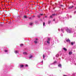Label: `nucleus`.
Masks as SVG:
<instances>
[{
    "label": "nucleus",
    "instance_id": "2",
    "mask_svg": "<svg viewBox=\"0 0 76 76\" xmlns=\"http://www.w3.org/2000/svg\"><path fill=\"white\" fill-rule=\"evenodd\" d=\"M66 31L69 33H70V32H71V31H70V30L69 29H67V30H66Z\"/></svg>",
    "mask_w": 76,
    "mask_h": 76
},
{
    "label": "nucleus",
    "instance_id": "19",
    "mask_svg": "<svg viewBox=\"0 0 76 76\" xmlns=\"http://www.w3.org/2000/svg\"><path fill=\"white\" fill-rule=\"evenodd\" d=\"M23 54H26V52H23Z\"/></svg>",
    "mask_w": 76,
    "mask_h": 76
},
{
    "label": "nucleus",
    "instance_id": "33",
    "mask_svg": "<svg viewBox=\"0 0 76 76\" xmlns=\"http://www.w3.org/2000/svg\"><path fill=\"white\" fill-rule=\"evenodd\" d=\"M3 24H1V26H2Z\"/></svg>",
    "mask_w": 76,
    "mask_h": 76
},
{
    "label": "nucleus",
    "instance_id": "11",
    "mask_svg": "<svg viewBox=\"0 0 76 76\" xmlns=\"http://www.w3.org/2000/svg\"><path fill=\"white\" fill-rule=\"evenodd\" d=\"M51 23V20H49L48 22V23L50 24Z\"/></svg>",
    "mask_w": 76,
    "mask_h": 76
},
{
    "label": "nucleus",
    "instance_id": "8",
    "mask_svg": "<svg viewBox=\"0 0 76 76\" xmlns=\"http://www.w3.org/2000/svg\"><path fill=\"white\" fill-rule=\"evenodd\" d=\"M29 25H34V23H30Z\"/></svg>",
    "mask_w": 76,
    "mask_h": 76
},
{
    "label": "nucleus",
    "instance_id": "35",
    "mask_svg": "<svg viewBox=\"0 0 76 76\" xmlns=\"http://www.w3.org/2000/svg\"><path fill=\"white\" fill-rule=\"evenodd\" d=\"M64 76H66V75H64Z\"/></svg>",
    "mask_w": 76,
    "mask_h": 76
},
{
    "label": "nucleus",
    "instance_id": "38",
    "mask_svg": "<svg viewBox=\"0 0 76 76\" xmlns=\"http://www.w3.org/2000/svg\"><path fill=\"white\" fill-rule=\"evenodd\" d=\"M75 9H76V7H75Z\"/></svg>",
    "mask_w": 76,
    "mask_h": 76
},
{
    "label": "nucleus",
    "instance_id": "26",
    "mask_svg": "<svg viewBox=\"0 0 76 76\" xmlns=\"http://www.w3.org/2000/svg\"><path fill=\"white\" fill-rule=\"evenodd\" d=\"M55 15H56V14H52V16H54Z\"/></svg>",
    "mask_w": 76,
    "mask_h": 76
},
{
    "label": "nucleus",
    "instance_id": "28",
    "mask_svg": "<svg viewBox=\"0 0 76 76\" xmlns=\"http://www.w3.org/2000/svg\"><path fill=\"white\" fill-rule=\"evenodd\" d=\"M43 58H45V56H44V55H43Z\"/></svg>",
    "mask_w": 76,
    "mask_h": 76
},
{
    "label": "nucleus",
    "instance_id": "14",
    "mask_svg": "<svg viewBox=\"0 0 76 76\" xmlns=\"http://www.w3.org/2000/svg\"><path fill=\"white\" fill-rule=\"evenodd\" d=\"M32 57V56L31 55L29 57V58H31Z\"/></svg>",
    "mask_w": 76,
    "mask_h": 76
},
{
    "label": "nucleus",
    "instance_id": "16",
    "mask_svg": "<svg viewBox=\"0 0 76 76\" xmlns=\"http://www.w3.org/2000/svg\"><path fill=\"white\" fill-rule=\"evenodd\" d=\"M23 45L22 44H21L20 45V47H22Z\"/></svg>",
    "mask_w": 76,
    "mask_h": 76
},
{
    "label": "nucleus",
    "instance_id": "6",
    "mask_svg": "<svg viewBox=\"0 0 76 76\" xmlns=\"http://www.w3.org/2000/svg\"><path fill=\"white\" fill-rule=\"evenodd\" d=\"M14 52L15 53V54H17V53H18V50H16L14 51Z\"/></svg>",
    "mask_w": 76,
    "mask_h": 76
},
{
    "label": "nucleus",
    "instance_id": "29",
    "mask_svg": "<svg viewBox=\"0 0 76 76\" xmlns=\"http://www.w3.org/2000/svg\"><path fill=\"white\" fill-rule=\"evenodd\" d=\"M47 16H45V18H47Z\"/></svg>",
    "mask_w": 76,
    "mask_h": 76
},
{
    "label": "nucleus",
    "instance_id": "21",
    "mask_svg": "<svg viewBox=\"0 0 76 76\" xmlns=\"http://www.w3.org/2000/svg\"><path fill=\"white\" fill-rule=\"evenodd\" d=\"M48 41H50V38H48Z\"/></svg>",
    "mask_w": 76,
    "mask_h": 76
},
{
    "label": "nucleus",
    "instance_id": "12",
    "mask_svg": "<svg viewBox=\"0 0 76 76\" xmlns=\"http://www.w3.org/2000/svg\"><path fill=\"white\" fill-rule=\"evenodd\" d=\"M24 18H28L27 17H26V15H24Z\"/></svg>",
    "mask_w": 76,
    "mask_h": 76
},
{
    "label": "nucleus",
    "instance_id": "32",
    "mask_svg": "<svg viewBox=\"0 0 76 76\" xmlns=\"http://www.w3.org/2000/svg\"><path fill=\"white\" fill-rule=\"evenodd\" d=\"M53 21H55V19L53 20Z\"/></svg>",
    "mask_w": 76,
    "mask_h": 76
},
{
    "label": "nucleus",
    "instance_id": "15",
    "mask_svg": "<svg viewBox=\"0 0 76 76\" xmlns=\"http://www.w3.org/2000/svg\"><path fill=\"white\" fill-rule=\"evenodd\" d=\"M8 51V50H4V52L5 53H7Z\"/></svg>",
    "mask_w": 76,
    "mask_h": 76
},
{
    "label": "nucleus",
    "instance_id": "31",
    "mask_svg": "<svg viewBox=\"0 0 76 76\" xmlns=\"http://www.w3.org/2000/svg\"><path fill=\"white\" fill-rule=\"evenodd\" d=\"M36 40H38V39L36 38Z\"/></svg>",
    "mask_w": 76,
    "mask_h": 76
},
{
    "label": "nucleus",
    "instance_id": "37",
    "mask_svg": "<svg viewBox=\"0 0 76 76\" xmlns=\"http://www.w3.org/2000/svg\"><path fill=\"white\" fill-rule=\"evenodd\" d=\"M55 9V8H53V9Z\"/></svg>",
    "mask_w": 76,
    "mask_h": 76
},
{
    "label": "nucleus",
    "instance_id": "4",
    "mask_svg": "<svg viewBox=\"0 0 76 76\" xmlns=\"http://www.w3.org/2000/svg\"><path fill=\"white\" fill-rule=\"evenodd\" d=\"M23 66H24V65H20V67L21 68H22L23 67Z\"/></svg>",
    "mask_w": 76,
    "mask_h": 76
},
{
    "label": "nucleus",
    "instance_id": "17",
    "mask_svg": "<svg viewBox=\"0 0 76 76\" xmlns=\"http://www.w3.org/2000/svg\"><path fill=\"white\" fill-rule=\"evenodd\" d=\"M34 42H35V44H37V41H34Z\"/></svg>",
    "mask_w": 76,
    "mask_h": 76
},
{
    "label": "nucleus",
    "instance_id": "25",
    "mask_svg": "<svg viewBox=\"0 0 76 76\" xmlns=\"http://www.w3.org/2000/svg\"><path fill=\"white\" fill-rule=\"evenodd\" d=\"M38 18H40V15H38Z\"/></svg>",
    "mask_w": 76,
    "mask_h": 76
},
{
    "label": "nucleus",
    "instance_id": "30",
    "mask_svg": "<svg viewBox=\"0 0 76 76\" xmlns=\"http://www.w3.org/2000/svg\"><path fill=\"white\" fill-rule=\"evenodd\" d=\"M29 19H31V17L29 18Z\"/></svg>",
    "mask_w": 76,
    "mask_h": 76
},
{
    "label": "nucleus",
    "instance_id": "34",
    "mask_svg": "<svg viewBox=\"0 0 76 76\" xmlns=\"http://www.w3.org/2000/svg\"><path fill=\"white\" fill-rule=\"evenodd\" d=\"M75 13H76V11H75Z\"/></svg>",
    "mask_w": 76,
    "mask_h": 76
},
{
    "label": "nucleus",
    "instance_id": "13",
    "mask_svg": "<svg viewBox=\"0 0 76 76\" xmlns=\"http://www.w3.org/2000/svg\"><path fill=\"white\" fill-rule=\"evenodd\" d=\"M58 67H61V64H59L58 65Z\"/></svg>",
    "mask_w": 76,
    "mask_h": 76
},
{
    "label": "nucleus",
    "instance_id": "23",
    "mask_svg": "<svg viewBox=\"0 0 76 76\" xmlns=\"http://www.w3.org/2000/svg\"><path fill=\"white\" fill-rule=\"evenodd\" d=\"M50 18H53V16H52V15H51L50 16Z\"/></svg>",
    "mask_w": 76,
    "mask_h": 76
},
{
    "label": "nucleus",
    "instance_id": "3",
    "mask_svg": "<svg viewBox=\"0 0 76 76\" xmlns=\"http://www.w3.org/2000/svg\"><path fill=\"white\" fill-rule=\"evenodd\" d=\"M73 7H74L73 6H71L69 7V9H72V8H73Z\"/></svg>",
    "mask_w": 76,
    "mask_h": 76
},
{
    "label": "nucleus",
    "instance_id": "27",
    "mask_svg": "<svg viewBox=\"0 0 76 76\" xmlns=\"http://www.w3.org/2000/svg\"><path fill=\"white\" fill-rule=\"evenodd\" d=\"M54 63H57V61H55L54 62Z\"/></svg>",
    "mask_w": 76,
    "mask_h": 76
},
{
    "label": "nucleus",
    "instance_id": "18",
    "mask_svg": "<svg viewBox=\"0 0 76 76\" xmlns=\"http://www.w3.org/2000/svg\"><path fill=\"white\" fill-rule=\"evenodd\" d=\"M49 41H47V42L48 43V44H50V42H49Z\"/></svg>",
    "mask_w": 76,
    "mask_h": 76
},
{
    "label": "nucleus",
    "instance_id": "9",
    "mask_svg": "<svg viewBox=\"0 0 76 76\" xmlns=\"http://www.w3.org/2000/svg\"><path fill=\"white\" fill-rule=\"evenodd\" d=\"M64 50V51H67V49H66V48H63Z\"/></svg>",
    "mask_w": 76,
    "mask_h": 76
},
{
    "label": "nucleus",
    "instance_id": "22",
    "mask_svg": "<svg viewBox=\"0 0 76 76\" xmlns=\"http://www.w3.org/2000/svg\"><path fill=\"white\" fill-rule=\"evenodd\" d=\"M25 66L26 67H28V64H26L25 65Z\"/></svg>",
    "mask_w": 76,
    "mask_h": 76
},
{
    "label": "nucleus",
    "instance_id": "24",
    "mask_svg": "<svg viewBox=\"0 0 76 76\" xmlns=\"http://www.w3.org/2000/svg\"><path fill=\"white\" fill-rule=\"evenodd\" d=\"M42 15H43V14H40V16H42Z\"/></svg>",
    "mask_w": 76,
    "mask_h": 76
},
{
    "label": "nucleus",
    "instance_id": "5",
    "mask_svg": "<svg viewBox=\"0 0 76 76\" xmlns=\"http://www.w3.org/2000/svg\"><path fill=\"white\" fill-rule=\"evenodd\" d=\"M69 55H71V54H72V52H69Z\"/></svg>",
    "mask_w": 76,
    "mask_h": 76
},
{
    "label": "nucleus",
    "instance_id": "36",
    "mask_svg": "<svg viewBox=\"0 0 76 76\" xmlns=\"http://www.w3.org/2000/svg\"><path fill=\"white\" fill-rule=\"evenodd\" d=\"M33 17H35V16H33Z\"/></svg>",
    "mask_w": 76,
    "mask_h": 76
},
{
    "label": "nucleus",
    "instance_id": "10",
    "mask_svg": "<svg viewBox=\"0 0 76 76\" xmlns=\"http://www.w3.org/2000/svg\"><path fill=\"white\" fill-rule=\"evenodd\" d=\"M66 42H70V40H69V39H68L66 40Z\"/></svg>",
    "mask_w": 76,
    "mask_h": 76
},
{
    "label": "nucleus",
    "instance_id": "20",
    "mask_svg": "<svg viewBox=\"0 0 76 76\" xmlns=\"http://www.w3.org/2000/svg\"><path fill=\"white\" fill-rule=\"evenodd\" d=\"M45 23L44 22L43 23V26H45Z\"/></svg>",
    "mask_w": 76,
    "mask_h": 76
},
{
    "label": "nucleus",
    "instance_id": "1",
    "mask_svg": "<svg viewBox=\"0 0 76 76\" xmlns=\"http://www.w3.org/2000/svg\"><path fill=\"white\" fill-rule=\"evenodd\" d=\"M10 16V14L9 13H7L6 14V17H9Z\"/></svg>",
    "mask_w": 76,
    "mask_h": 76
},
{
    "label": "nucleus",
    "instance_id": "7",
    "mask_svg": "<svg viewBox=\"0 0 76 76\" xmlns=\"http://www.w3.org/2000/svg\"><path fill=\"white\" fill-rule=\"evenodd\" d=\"M75 42H71V45H73V44H75Z\"/></svg>",
    "mask_w": 76,
    "mask_h": 76
}]
</instances>
